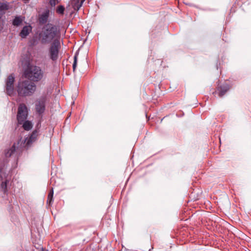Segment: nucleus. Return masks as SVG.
I'll use <instances>...</instances> for the list:
<instances>
[{"label":"nucleus","mask_w":251,"mask_h":251,"mask_svg":"<svg viewBox=\"0 0 251 251\" xmlns=\"http://www.w3.org/2000/svg\"><path fill=\"white\" fill-rule=\"evenodd\" d=\"M229 86L227 84H225L222 86L219 87L218 88V90L219 91V97H223L225 94V93L229 89Z\"/></svg>","instance_id":"nucleus-9"},{"label":"nucleus","mask_w":251,"mask_h":251,"mask_svg":"<svg viewBox=\"0 0 251 251\" xmlns=\"http://www.w3.org/2000/svg\"><path fill=\"white\" fill-rule=\"evenodd\" d=\"M15 77L13 74H11L5 80V93L10 96H13L15 94L14 83Z\"/></svg>","instance_id":"nucleus-5"},{"label":"nucleus","mask_w":251,"mask_h":251,"mask_svg":"<svg viewBox=\"0 0 251 251\" xmlns=\"http://www.w3.org/2000/svg\"><path fill=\"white\" fill-rule=\"evenodd\" d=\"M23 0L24 1L25 3H26L28 2L29 0Z\"/></svg>","instance_id":"nucleus-21"},{"label":"nucleus","mask_w":251,"mask_h":251,"mask_svg":"<svg viewBox=\"0 0 251 251\" xmlns=\"http://www.w3.org/2000/svg\"><path fill=\"white\" fill-rule=\"evenodd\" d=\"M31 29L30 26H25L22 29L20 35L23 38H25L29 34Z\"/></svg>","instance_id":"nucleus-12"},{"label":"nucleus","mask_w":251,"mask_h":251,"mask_svg":"<svg viewBox=\"0 0 251 251\" xmlns=\"http://www.w3.org/2000/svg\"><path fill=\"white\" fill-rule=\"evenodd\" d=\"M49 15V11L48 10L45 11L39 17V22L41 24H44L46 23L48 19Z\"/></svg>","instance_id":"nucleus-8"},{"label":"nucleus","mask_w":251,"mask_h":251,"mask_svg":"<svg viewBox=\"0 0 251 251\" xmlns=\"http://www.w3.org/2000/svg\"><path fill=\"white\" fill-rule=\"evenodd\" d=\"M84 1L85 0H72V5L74 10L78 11Z\"/></svg>","instance_id":"nucleus-11"},{"label":"nucleus","mask_w":251,"mask_h":251,"mask_svg":"<svg viewBox=\"0 0 251 251\" xmlns=\"http://www.w3.org/2000/svg\"><path fill=\"white\" fill-rule=\"evenodd\" d=\"M53 189H52L50 191V193L48 194V199H47V203H48L50 205L51 203V202L53 201Z\"/></svg>","instance_id":"nucleus-15"},{"label":"nucleus","mask_w":251,"mask_h":251,"mask_svg":"<svg viewBox=\"0 0 251 251\" xmlns=\"http://www.w3.org/2000/svg\"><path fill=\"white\" fill-rule=\"evenodd\" d=\"M37 136V131L35 130L29 137L26 138L24 140L20 139L18 141L17 144L15 143L11 149L5 153L6 157H10L17 150L21 151L23 148L30 146V145L36 140Z\"/></svg>","instance_id":"nucleus-2"},{"label":"nucleus","mask_w":251,"mask_h":251,"mask_svg":"<svg viewBox=\"0 0 251 251\" xmlns=\"http://www.w3.org/2000/svg\"><path fill=\"white\" fill-rule=\"evenodd\" d=\"M23 21V18L21 16H16L13 20L12 24L15 26L20 25Z\"/></svg>","instance_id":"nucleus-14"},{"label":"nucleus","mask_w":251,"mask_h":251,"mask_svg":"<svg viewBox=\"0 0 251 251\" xmlns=\"http://www.w3.org/2000/svg\"><path fill=\"white\" fill-rule=\"evenodd\" d=\"M27 114L28 111L26 105L24 103L20 104L17 115V119L19 124H22L26 120Z\"/></svg>","instance_id":"nucleus-6"},{"label":"nucleus","mask_w":251,"mask_h":251,"mask_svg":"<svg viewBox=\"0 0 251 251\" xmlns=\"http://www.w3.org/2000/svg\"><path fill=\"white\" fill-rule=\"evenodd\" d=\"M36 89V84L28 80L20 81L17 87L18 95L21 97L30 96L34 93Z\"/></svg>","instance_id":"nucleus-3"},{"label":"nucleus","mask_w":251,"mask_h":251,"mask_svg":"<svg viewBox=\"0 0 251 251\" xmlns=\"http://www.w3.org/2000/svg\"><path fill=\"white\" fill-rule=\"evenodd\" d=\"M46 97L42 96L38 99L35 102V109L37 113L41 115L45 110Z\"/></svg>","instance_id":"nucleus-7"},{"label":"nucleus","mask_w":251,"mask_h":251,"mask_svg":"<svg viewBox=\"0 0 251 251\" xmlns=\"http://www.w3.org/2000/svg\"><path fill=\"white\" fill-rule=\"evenodd\" d=\"M25 77L33 82L41 80L44 75V73L40 67L37 66L28 67L25 71Z\"/></svg>","instance_id":"nucleus-4"},{"label":"nucleus","mask_w":251,"mask_h":251,"mask_svg":"<svg viewBox=\"0 0 251 251\" xmlns=\"http://www.w3.org/2000/svg\"><path fill=\"white\" fill-rule=\"evenodd\" d=\"M8 182L9 181L7 179H6L4 181L2 182L1 184V187L4 193H5L7 191V184Z\"/></svg>","instance_id":"nucleus-16"},{"label":"nucleus","mask_w":251,"mask_h":251,"mask_svg":"<svg viewBox=\"0 0 251 251\" xmlns=\"http://www.w3.org/2000/svg\"><path fill=\"white\" fill-rule=\"evenodd\" d=\"M58 3V0H50V3L51 6H55L56 3Z\"/></svg>","instance_id":"nucleus-19"},{"label":"nucleus","mask_w":251,"mask_h":251,"mask_svg":"<svg viewBox=\"0 0 251 251\" xmlns=\"http://www.w3.org/2000/svg\"><path fill=\"white\" fill-rule=\"evenodd\" d=\"M64 7L62 5H60L57 7L56 11L58 13L62 14L64 13Z\"/></svg>","instance_id":"nucleus-17"},{"label":"nucleus","mask_w":251,"mask_h":251,"mask_svg":"<svg viewBox=\"0 0 251 251\" xmlns=\"http://www.w3.org/2000/svg\"><path fill=\"white\" fill-rule=\"evenodd\" d=\"M23 127L25 130H29L32 127V124L31 122L25 120L23 123Z\"/></svg>","instance_id":"nucleus-13"},{"label":"nucleus","mask_w":251,"mask_h":251,"mask_svg":"<svg viewBox=\"0 0 251 251\" xmlns=\"http://www.w3.org/2000/svg\"><path fill=\"white\" fill-rule=\"evenodd\" d=\"M38 36L42 44H50L48 50L49 56L52 61H56L61 48L60 31L59 28L53 24L48 23L43 26Z\"/></svg>","instance_id":"nucleus-1"},{"label":"nucleus","mask_w":251,"mask_h":251,"mask_svg":"<svg viewBox=\"0 0 251 251\" xmlns=\"http://www.w3.org/2000/svg\"><path fill=\"white\" fill-rule=\"evenodd\" d=\"M39 251H48L47 250H44L43 248Z\"/></svg>","instance_id":"nucleus-20"},{"label":"nucleus","mask_w":251,"mask_h":251,"mask_svg":"<svg viewBox=\"0 0 251 251\" xmlns=\"http://www.w3.org/2000/svg\"><path fill=\"white\" fill-rule=\"evenodd\" d=\"M9 8V3L7 2H0V19L5 13L6 10Z\"/></svg>","instance_id":"nucleus-10"},{"label":"nucleus","mask_w":251,"mask_h":251,"mask_svg":"<svg viewBox=\"0 0 251 251\" xmlns=\"http://www.w3.org/2000/svg\"><path fill=\"white\" fill-rule=\"evenodd\" d=\"M76 64H77V55L75 54L74 56V63L73 64V71L75 72L76 67Z\"/></svg>","instance_id":"nucleus-18"}]
</instances>
